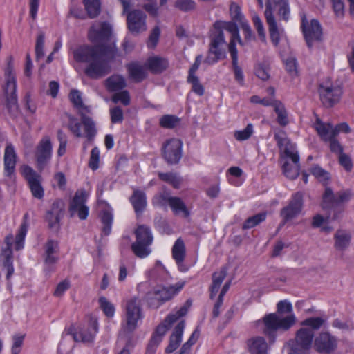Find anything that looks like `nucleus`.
I'll list each match as a JSON object with an SVG mask.
<instances>
[{"instance_id": "nucleus-7", "label": "nucleus", "mask_w": 354, "mask_h": 354, "mask_svg": "<svg viewBox=\"0 0 354 354\" xmlns=\"http://www.w3.org/2000/svg\"><path fill=\"white\" fill-rule=\"evenodd\" d=\"M142 318L141 302L138 297H133L127 301L126 323L120 333V339L131 333L137 328L138 320Z\"/></svg>"}, {"instance_id": "nucleus-18", "label": "nucleus", "mask_w": 354, "mask_h": 354, "mask_svg": "<svg viewBox=\"0 0 354 354\" xmlns=\"http://www.w3.org/2000/svg\"><path fill=\"white\" fill-rule=\"evenodd\" d=\"M301 28L309 48H312L315 42L322 41V30L319 21L316 19L311 20L310 24H308L305 17H302Z\"/></svg>"}, {"instance_id": "nucleus-3", "label": "nucleus", "mask_w": 354, "mask_h": 354, "mask_svg": "<svg viewBox=\"0 0 354 354\" xmlns=\"http://www.w3.org/2000/svg\"><path fill=\"white\" fill-rule=\"evenodd\" d=\"M277 5H279L278 14L285 21L288 20L290 15L288 0H267L264 15L268 26L271 41L274 46H277L280 41V30L273 14Z\"/></svg>"}, {"instance_id": "nucleus-17", "label": "nucleus", "mask_w": 354, "mask_h": 354, "mask_svg": "<svg viewBox=\"0 0 354 354\" xmlns=\"http://www.w3.org/2000/svg\"><path fill=\"white\" fill-rule=\"evenodd\" d=\"M303 198L302 192H297L295 193L288 205L281 209L280 216L283 224L295 218L301 213L304 203Z\"/></svg>"}, {"instance_id": "nucleus-9", "label": "nucleus", "mask_w": 354, "mask_h": 354, "mask_svg": "<svg viewBox=\"0 0 354 354\" xmlns=\"http://www.w3.org/2000/svg\"><path fill=\"white\" fill-rule=\"evenodd\" d=\"M70 100L73 105L79 109L84 124L85 136L88 141H91L96 135L95 124L93 120L86 115L89 112L88 108L82 102L81 93L77 90H72L70 93Z\"/></svg>"}, {"instance_id": "nucleus-32", "label": "nucleus", "mask_w": 354, "mask_h": 354, "mask_svg": "<svg viewBox=\"0 0 354 354\" xmlns=\"http://www.w3.org/2000/svg\"><path fill=\"white\" fill-rule=\"evenodd\" d=\"M313 337L314 332H313L312 330L306 328H301L297 332L294 343L310 348Z\"/></svg>"}, {"instance_id": "nucleus-25", "label": "nucleus", "mask_w": 354, "mask_h": 354, "mask_svg": "<svg viewBox=\"0 0 354 354\" xmlns=\"http://www.w3.org/2000/svg\"><path fill=\"white\" fill-rule=\"evenodd\" d=\"M64 211V205L61 201H56L53 202L50 209L47 212L46 215V220L48 223L50 228L54 227L56 224L59 223L60 218L63 216Z\"/></svg>"}, {"instance_id": "nucleus-34", "label": "nucleus", "mask_w": 354, "mask_h": 354, "mask_svg": "<svg viewBox=\"0 0 354 354\" xmlns=\"http://www.w3.org/2000/svg\"><path fill=\"white\" fill-rule=\"evenodd\" d=\"M169 206L175 215H179L182 214L184 217L187 218L190 214L186 205L179 197L173 196V198L170 199V203Z\"/></svg>"}, {"instance_id": "nucleus-52", "label": "nucleus", "mask_w": 354, "mask_h": 354, "mask_svg": "<svg viewBox=\"0 0 354 354\" xmlns=\"http://www.w3.org/2000/svg\"><path fill=\"white\" fill-rule=\"evenodd\" d=\"M151 277L154 279L165 280L166 279V276L167 275V271L162 263L159 261H157L155 267L151 272Z\"/></svg>"}, {"instance_id": "nucleus-55", "label": "nucleus", "mask_w": 354, "mask_h": 354, "mask_svg": "<svg viewBox=\"0 0 354 354\" xmlns=\"http://www.w3.org/2000/svg\"><path fill=\"white\" fill-rule=\"evenodd\" d=\"M44 32L40 31L37 35L35 44V54L36 59L39 60L44 56Z\"/></svg>"}, {"instance_id": "nucleus-13", "label": "nucleus", "mask_w": 354, "mask_h": 354, "mask_svg": "<svg viewBox=\"0 0 354 354\" xmlns=\"http://www.w3.org/2000/svg\"><path fill=\"white\" fill-rule=\"evenodd\" d=\"M98 325L97 319L90 317L88 322L79 326L77 329H68V334H71L75 342L84 343L92 342L97 333Z\"/></svg>"}, {"instance_id": "nucleus-51", "label": "nucleus", "mask_w": 354, "mask_h": 354, "mask_svg": "<svg viewBox=\"0 0 354 354\" xmlns=\"http://www.w3.org/2000/svg\"><path fill=\"white\" fill-rule=\"evenodd\" d=\"M27 230V224L26 223H22L15 237V250H19L24 248V242Z\"/></svg>"}, {"instance_id": "nucleus-1", "label": "nucleus", "mask_w": 354, "mask_h": 354, "mask_svg": "<svg viewBox=\"0 0 354 354\" xmlns=\"http://www.w3.org/2000/svg\"><path fill=\"white\" fill-rule=\"evenodd\" d=\"M111 27L103 22L93 25L88 32V39L95 45H81L73 52L77 62L85 63L84 74L93 80L100 79L111 72L109 62L117 55L114 42L110 41Z\"/></svg>"}, {"instance_id": "nucleus-14", "label": "nucleus", "mask_w": 354, "mask_h": 354, "mask_svg": "<svg viewBox=\"0 0 354 354\" xmlns=\"http://www.w3.org/2000/svg\"><path fill=\"white\" fill-rule=\"evenodd\" d=\"M21 173L26 180L32 196L39 200L42 199L44 196V189L41 185V176L27 165L21 166Z\"/></svg>"}, {"instance_id": "nucleus-60", "label": "nucleus", "mask_w": 354, "mask_h": 354, "mask_svg": "<svg viewBox=\"0 0 354 354\" xmlns=\"http://www.w3.org/2000/svg\"><path fill=\"white\" fill-rule=\"evenodd\" d=\"M24 337V335H15L12 337V354H19Z\"/></svg>"}, {"instance_id": "nucleus-47", "label": "nucleus", "mask_w": 354, "mask_h": 354, "mask_svg": "<svg viewBox=\"0 0 354 354\" xmlns=\"http://www.w3.org/2000/svg\"><path fill=\"white\" fill-rule=\"evenodd\" d=\"M180 122V119L173 115H165L160 119V125L166 129H173L176 127Z\"/></svg>"}, {"instance_id": "nucleus-33", "label": "nucleus", "mask_w": 354, "mask_h": 354, "mask_svg": "<svg viewBox=\"0 0 354 354\" xmlns=\"http://www.w3.org/2000/svg\"><path fill=\"white\" fill-rule=\"evenodd\" d=\"M335 248L339 250L346 249L351 241V234L344 230H337L335 234Z\"/></svg>"}, {"instance_id": "nucleus-35", "label": "nucleus", "mask_w": 354, "mask_h": 354, "mask_svg": "<svg viewBox=\"0 0 354 354\" xmlns=\"http://www.w3.org/2000/svg\"><path fill=\"white\" fill-rule=\"evenodd\" d=\"M226 277V270L222 268L212 275V284L210 287V298L213 299L218 292L221 285Z\"/></svg>"}, {"instance_id": "nucleus-27", "label": "nucleus", "mask_w": 354, "mask_h": 354, "mask_svg": "<svg viewBox=\"0 0 354 354\" xmlns=\"http://www.w3.org/2000/svg\"><path fill=\"white\" fill-rule=\"evenodd\" d=\"M130 202L136 214L139 216L142 214L147 207V197L144 192L136 189L130 197Z\"/></svg>"}, {"instance_id": "nucleus-22", "label": "nucleus", "mask_w": 354, "mask_h": 354, "mask_svg": "<svg viewBox=\"0 0 354 354\" xmlns=\"http://www.w3.org/2000/svg\"><path fill=\"white\" fill-rule=\"evenodd\" d=\"M282 169L284 175L289 179L294 180L299 174V156L298 152L281 158Z\"/></svg>"}, {"instance_id": "nucleus-48", "label": "nucleus", "mask_w": 354, "mask_h": 354, "mask_svg": "<svg viewBox=\"0 0 354 354\" xmlns=\"http://www.w3.org/2000/svg\"><path fill=\"white\" fill-rule=\"evenodd\" d=\"M266 218V213H259L253 216L249 217L243 223V229L246 230L252 228L265 221Z\"/></svg>"}, {"instance_id": "nucleus-2", "label": "nucleus", "mask_w": 354, "mask_h": 354, "mask_svg": "<svg viewBox=\"0 0 354 354\" xmlns=\"http://www.w3.org/2000/svg\"><path fill=\"white\" fill-rule=\"evenodd\" d=\"M292 312V306L288 300H282L277 304V313L266 315L263 318V333L270 339L275 341L277 330L287 331L296 323V317Z\"/></svg>"}, {"instance_id": "nucleus-37", "label": "nucleus", "mask_w": 354, "mask_h": 354, "mask_svg": "<svg viewBox=\"0 0 354 354\" xmlns=\"http://www.w3.org/2000/svg\"><path fill=\"white\" fill-rule=\"evenodd\" d=\"M185 256V246L181 238H178L172 248V257L175 259L178 266L184 261Z\"/></svg>"}, {"instance_id": "nucleus-20", "label": "nucleus", "mask_w": 354, "mask_h": 354, "mask_svg": "<svg viewBox=\"0 0 354 354\" xmlns=\"http://www.w3.org/2000/svg\"><path fill=\"white\" fill-rule=\"evenodd\" d=\"M182 142L172 138L166 142L163 147V156L168 164H177L182 157Z\"/></svg>"}, {"instance_id": "nucleus-26", "label": "nucleus", "mask_w": 354, "mask_h": 354, "mask_svg": "<svg viewBox=\"0 0 354 354\" xmlns=\"http://www.w3.org/2000/svg\"><path fill=\"white\" fill-rule=\"evenodd\" d=\"M274 140L281 151H283V156H288L297 152L295 146L290 142L286 133L283 130H278L274 133Z\"/></svg>"}, {"instance_id": "nucleus-40", "label": "nucleus", "mask_w": 354, "mask_h": 354, "mask_svg": "<svg viewBox=\"0 0 354 354\" xmlns=\"http://www.w3.org/2000/svg\"><path fill=\"white\" fill-rule=\"evenodd\" d=\"M315 129L322 140L327 141L331 139L333 135V127L330 124H325L317 121L315 126Z\"/></svg>"}, {"instance_id": "nucleus-29", "label": "nucleus", "mask_w": 354, "mask_h": 354, "mask_svg": "<svg viewBox=\"0 0 354 354\" xmlns=\"http://www.w3.org/2000/svg\"><path fill=\"white\" fill-rule=\"evenodd\" d=\"M250 354H267L268 344L263 337H254L247 342Z\"/></svg>"}, {"instance_id": "nucleus-56", "label": "nucleus", "mask_w": 354, "mask_h": 354, "mask_svg": "<svg viewBox=\"0 0 354 354\" xmlns=\"http://www.w3.org/2000/svg\"><path fill=\"white\" fill-rule=\"evenodd\" d=\"M99 303L100 304L101 308L102 309L103 312L107 317H112L114 315V306L111 302H109L107 300L106 297H100Z\"/></svg>"}, {"instance_id": "nucleus-38", "label": "nucleus", "mask_w": 354, "mask_h": 354, "mask_svg": "<svg viewBox=\"0 0 354 354\" xmlns=\"http://www.w3.org/2000/svg\"><path fill=\"white\" fill-rule=\"evenodd\" d=\"M225 30L232 34V39H237L239 42L241 44V41L239 35V29L237 26L233 22L216 21L214 24V29Z\"/></svg>"}, {"instance_id": "nucleus-24", "label": "nucleus", "mask_w": 354, "mask_h": 354, "mask_svg": "<svg viewBox=\"0 0 354 354\" xmlns=\"http://www.w3.org/2000/svg\"><path fill=\"white\" fill-rule=\"evenodd\" d=\"M17 155L12 143H7L3 155L4 174L12 179L15 177Z\"/></svg>"}, {"instance_id": "nucleus-23", "label": "nucleus", "mask_w": 354, "mask_h": 354, "mask_svg": "<svg viewBox=\"0 0 354 354\" xmlns=\"http://www.w3.org/2000/svg\"><path fill=\"white\" fill-rule=\"evenodd\" d=\"M13 240L14 237L12 234H9L6 236L4 239L6 247L2 248L1 254V256L4 258L3 260V266L7 271V279H9L14 273L13 256L12 250Z\"/></svg>"}, {"instance_id": "nucleus-41", "label": "nucleus", "mask_w": 354, "mask_h": 354, "mask_svg": "<svg viewBox=\"0 0 354 354\" xmlns=\"http://www.w3.org/2000/svg\"><path fill=\"white\" fill-rule=\"evenodd\" d=\"M323 209L337 208L336 194H333L330 188L326 187L322 198Z\"/></svg>"}, {"instance_id": "nucleus-8", "label": "nucleus", "mask_w": 354, "mask_h": 354, "mask_svg": "<svg viewBox=\"0 0 354 354\" xmlns=\"http://www.w3.org/2000/svg\"><path fill=\"white\" fill-rule=\"evenodd\" d=\"M123 7V14L127 15V25L129 30L133 35H138L147 30L146 15L140 10L129 9L131 3L128 0H120Z\"/></svg>"}, {"instance_id": "nucleus-64", "label": "nucleus", "mask_w": 354, "mask_h": 354, "mask_svg": "<svg viewBox=\"0 0 354 354\" xmlns=\"http://www.w3.org/2000/svg\"><path fill=\"white\" fill-rule=\"evenodd\" d=\"M230 12L233 20L241 21L243 15L241 12L240 7L235 3H232L230 7Z\"/></svg>"}, {"instance_id": "nucleus-46", "label": "nucleus", "mask_w": 354, "mask_h": 354, "mask_svg": "<svg viewBox=\"0 0 354 354\" xmlns=\"http://www.w3.org/2000/svg\"><path fill=\"white\" fill-rule=\"evenodd\" d=\"M172 198L173 196L167 192L157 194L153 196L152 203L154 206L166 207L169 205L170 199Z\"/></svg>"}, {"instance_id": "nucleus-44", "label": "nucleus", "mask_w": 354, "mask_h": 354, "mask_svg": "<svg viewBox=\"0 0 354 354\" xmlns=\"http://www.w3.org/2000/svg\"><path fill=\"white\" fill-rule=\"evenodd\" d=\"M274 110L277 115V122L281 127H286L289 123V120L288 118V113L284 105L279 101L278 103H277Z\"/></svg>"}, {"instance_id": "nucleus-10", "label": "nucleus", "mask_w": 354, "mask_h": 354, "mask_svg": "<svg viewBox=\"0 0 354 354\" xmlns=\"http://www.w3.org/2000/svg\"><path fill=\"white\" fill-rule=\"evenodd\" d=\"M190 305V303L189 301H187L185 306H182L175 313L169 314L165 319V320L157 326L156 330L149 343L148 350L159 344V343L162 341V337L165 335L166 332L169 330L171 326L180 317L187 314Z\"/></svg>"}, {"instance_id": "nucleus-31", "label": "nucleus", "mask_w": 354, "mask_h": 354, "mask_svg": "<svg viewBox=\"0 0 354 354\" xmlns=\"http://www.w3.org/2000/svg\"><path fill=\"white\" fill-rule=\"evenodd\" d=\"M147 68L155 74L161 73L169 66L167 59L160 57H151L147 59Z\"/></svg>"}, {"instance_id": "nucleus-59", "label": "nucleus", "mask_w": 354, "mask_h": 354, "mask_svg": "<svg viewBox=\"0 0 354 354\" xmlns=\"http://www.w3.org/2000/svg\"><path fill=\"white\" fill-rule=\"evenodd\" d=\"M111 121L112 123H121L124 119L123 111L120 106H115L110 109Z\"/></svg>"}, {"instance_id": "nucleus-15", "label": "nucleus", "mask_w": 354, "mask_h": 354, "mask_svg": "<svg viewBox=\"0 0 354 354\" xmlns=\"http://www.w3.org/2000/svg\"><path fill=\"white\" fill-rule=\"evenodd\" d=\"M87 197L88 194L85 190H78L75 192L68 208L71 217L77 215L81 220L86 219L89 212V208L86 205Z\"/></svg>"}, {"instance_id": "nucleus-50", "label": "nucleus", "mask_w": 354, "mask_h": 354, "mask_svg": "<svg viewBox=\"0 0 354 354\" xmlns=\"http://www.w3.org/2000/svg\"><path fill=\"white\" fill-rule=\"evenodd\" d=\"M82 124L84 125L82 122H79L78 120L74 117L70 116L68 128L71 131V133L77 138H81L83 136V134L81 131Z\"/></svg>"}, {"instance_id": "nucleus-16", "label": "nucleus", "mask_w": 354, "mask_h": 354, "mask_svg": "<svg viewBox=\"0 0 354 354\" xmlns=\"http://www.w3.org/2000/svg\"><path fill=\"white\" fill-rule=\"evenodd\" d=\"M53 146L48 137L43 138L36 147L35 157L36 167L41 172L50 162L52 158Z\"/></svg>"}, {"instance_id": "nucleus-11", "label": "nucleus", "mask_w": 354, "mask_h": 354, "mask_svg": "<svg viewBox=\"0 0 354 354\" xmlns=\"http://www.w3.org/2000/svg\"><path fill=\"white\" fill-rule=\"evenodd\" d=\"M318 93L322 104L330 108L340 101L343 92L340 86L333 84L330 81H326L319 84Z\"/></svg>"}, {"instance_id": "nucleus-12", "label": "nucleus", "mask_w": 354, "mask_h": 354, "mask_svg": "<svg viewBox=\"0 0 354 354\" xmlns=\"http://www.w3.org/2000/svg\"><path fill=\"white\" fill-rule=\"evenodd\" d=\"M225 43L223 30L214 29V32L211 36V41L208 54L205 59V62L212 65L216 63L218 60L225 57V51L220 48L221 45Z\"/></svg>"}, {"instance_id": "nucleus-61", "label": "nucleus", "mask_w": 354, "mask_h": 354, "mask_svg": "<svg viewBox=\"0 0 354 354\" xmlns=\"http://www.w3.org/2000/svg\"><path fill=\"white\" fill-rule=\"evenodd\" d=\"M100 151L97 147H94L91 152L88 166L93 170H96L99 167Z\"/></svg>"}, {"instance_id": "nucleus-43", "label": "nucleus", "mask_w": 354, "mask_h": 354, "mask_svg": "<svg viewBox=\"0 0 354 354\" xmlns=\"http://www.w3.org/2000/svg\"><path fill=\"white\" fill-rule=\"evenodd\" d=\"M84 4L90 18H95L100 14V0H84Z\"/></svg>"}, {"instance_id": "nucleus-42", "label": "nucleus", "mask_w": 354, "mask_h": 354, "mask_svg": "<svg viewBox=\"0 0 354 354\" xmlns=\"http://www.w3.org/2000/svg\"><path fill=\"white\" fill-rule=\"evenodd\" d=\"M100 221L102 224V233L108 236L111 232L113 214L109 210H104L100 214Z\"/></svg>"}, {"instance_id": "nucleus-4", "label": "nucleus", "mask_w": 354, "mask_h": 354, "mask_svg": "<svg viewBox=\"0 0 354 354\" xmlns=\"http://www.w3.org/2000/svg\"><path fill=\"white\" fill-rule=\"evenodd\" d=\"M184 286L185 282H178L169 286H156L146 294V301L150 308L156 309L175 297Z\"/></svg>"}, {"instance_id": "nucleus-63", "label": "nucleus", "mask_w": 354, "mask_h": 354, "mask_svg": "<svg viewBox=\"0 0 354 354\" xmlns=\"http://www.w3.org/2000/svg\"><path fill=\"white\" fill-rule=\"evenodd\" d=\"M256 75L262 80H267L270 77L268 68L263 64H259L255 68Z\"/></svg>"}, {"instance_id": "nucleus-30", "label": "nucleus", "mask_w": 354, "mask_h": 354, "mask_svg": "<svg viewBox=\"0 0 354 354\" xmlns=\"http://www.w3.org/2000/svg\"><path fill=\"white\" fill-rule=\"evenodd\" d=\"M129 78L136 82H140L147 77V68L136 62L131 63L127 65Z\"/></svg>"}, {"instance_id": "nucleus-5", "label": "nucleus", "mask_w": 354, "mask_h": 354, "mask_svg": "<svg viewBox=\"0 0 354 354\" xmlns=\"http://www.w3.org/2000/svg\"><path fill=\"white\" fill-rule=\"evenodd\" d=\"M136 241L131 244V250L134 254L141 259L150 254V245L153 243V236L149 227L140 225L135 230Z\"/></svg>"}, {"instance_id": "nucleus-28", "label": "nucleus", "mask_w": 354, "mask_h": 354, "mask_svg": "<svg viewBox=\"0 0 354 354\" xmlns=\"http://www.w3.org/2000/svg\"><path fill=\"white\" fill-rule=\"evenodd\" d=\"M185 328V321H180L176 326L170 337L169 344L165 351L167 353L174 351L180 345L183 330Z\"/></svg>"}, {"instance_id": "nucleus-57", "label": "nucleus", "mask_w": 354, "mask_h": 354, "mask_svg": "<svg viewBox=\"0 0 354 354\" xmlns=\"http://www.w3.org/2000/svg\"><path fill=\"white\" fill-rule=\"evenodd\" d=\"M114 103L120 102L123 105L128 106L130 104V95L128 91L124 90L115 93L111 98Z\"/></svg>"}, {"instance_id": "nucleus-19", "label": "nucleus", "mask_w": 354, "mask_h": 354, "mask_svg": "<svg viewBox=\"0 0 354 354\" xmlns=\"http://www.w3.org/2000/svg\"><path fill=\"white\" fill-rule=\"evenodd\" d=\"M44 271L49 273L54 270V266L59 260V243L57 241L48 239L44 245Z\"/></svg>"}, {"instance_id": "nucleus-58", "label": "nucleus", "mask_w": 354, "mask_h": 354, "mask_svg": "<svg viewBox=\"0 0 354 354\" xmlns=\"http://www.w3.org/2000/svg\"><path fill=\"white\" fill-rule=\"evenodd\" d=\"M187 82L192 84V90L199 96L204 94V87L200 83L199 79L197 76L187 77Z\"/></svg>"}, {"instance_id": "nucleus-39", "label": "nucleus", "mask_w": 354, "mask_h": 354, "mask_svg": "<svg viewBox=\"0 0 354 354\" xmlns=\"http://www.w3.org/2000/svg\"><path fill=\"white\" fill-rule=\"evenodd\" d=\"M158 175L161 180L167 183L175 189H178L183 183V178L176 173L159 172Z\"/></svg>"}, {"instance_id": "nucleus-49", "label": "nucleus", "mask_w": 354, "mask_h": 354, "mask_svg": "<svg viewBox=\"0 0 354 354\" xmlns=\"http://www.w3.org/2000/svg\"><path fill=\"white\" fill-rule=\"evenodd\" d=\"M311 173L324 185L328 183L330 178L329 173L318 165L314 166L311 168Z\"/></svg>"}, {"instance_id": "nucleus-62", "label": "nucleus", "mask_w": 354, "mask_h": 354, "mask_svg": "<svg viewBox=\"0 0 354 354\" xmlns=\"http://www.w3.org/2000/svg\"><path fill=\"white\" fill-rule=\"evenodd\" d=\"M160 35V30L158 26L153 28L149 37L147 45L149 48H154L158 44Z\"/></svg>"}, {"instance_id": "nucleus-53", "label": "nucleus", "mask_w": 354, "mask_h": 354, "mask_svg": "<svg viewBox=\"0 0 354 354\" xmlns=\"http://www.w3.org/2000/svg\"><path fill=\"white\" fill-rule=\"evenodd\" d=\"M174 6L179 10L185 12L193 11L196 8V3L194 0H176Z\"/></svg>"}, {"instance_id": "nucleus-45", "label": "nucleus", "mask_w": 354, "mask_h": 354, "mask_svg": "<svg viewBox=\"0 0 354 354\" xmlns=\"http://www.w3.org/2000/svg\"><path fill=\"white\" fill-rule=\"evenodd\" d=\"M324 322L325 319L322 317H310L302 321L301 325L304 326V328H309L314 332V330L319 329Z\"/></svg>"}, {"instance_id": "nucleus-6", "label": "nucleus", "mask_w": 354, "mask_h": 354, "mask_svg": "<svg viewBox=\"0 0 354 354\" xmlns=\"http://www.w3.org/2000/svg\"><path fill=\"white\" fill-rule=\"evenodd\" d=\"M14 59L12 56L7 58V66L4 74L6 79L4 93L6 99V106L11 110H17L18 108V100L17 95V80L14 71Z\"/></svg>"}, {"instance_id": "nucleus-21", "label": "nucleus", "mask_w": 354, "mask_h": 354, "mask_svg": "<svg viewBox=\"0 0 354 354\" xmlns=\"http://www.w3.org/2000/svg\"><path fill=\"white\" fill-rule=\"evenodd\" d=\"M337 346L336 337L328 332L320 333L314 341V348L319 353L329 354L334 351Z\"/></svg>"}, {"instance_id": "nucleus-36", "label": "nucleus", "mask_w": 354, "mask_h": 354, "mask_svg": "<svg viewBox=\"0 0 354 354\" xmlns=\"http://www.w3.org/2000/svg\"><path fill=\"white\" fill-rule=\"evenodd\" d=\"M106 86L109 91H117L126 87L127 84L124 78L119 75L110 76L106 80Z\"/></svg>"}, {"instance_id": "nucleus-54", "label": "nucleus", "mask_w": 354, "mask_h": 354, "mask_svg": "<svg viewBox=\"0 0 354 354\" xmlns=\"http://www.w3.org/2000/svg\"><path fill=\"white\" fill-rule=\"evenodd\" d=\"M253 132V125L252 124H248L244 129L236 131L234 133V136L236 140L243 141L249 139Z\"/></svg>"}]
</instances>
